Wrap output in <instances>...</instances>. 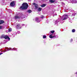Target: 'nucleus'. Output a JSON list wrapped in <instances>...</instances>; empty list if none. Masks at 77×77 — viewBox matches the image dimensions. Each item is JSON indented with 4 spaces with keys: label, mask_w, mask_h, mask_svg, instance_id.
I'll use <instances>...</instances> for the list:
<instances>
[{
    "label": "nucleus",
    "mask_w": 77,
    "mask_h": 77,
    "mask_svg": "<svg viewBox=\"0 0 77 77\" xmlns=\"http://www.w3.org/2000/svg\"><path fill=\"white\" fill-rule=\"evenodd\" d=\"M4 27L3 26H0V29H3Z\"/></svg>",
    "instance_id": "nucleus-18"
},
{
    "label": "nucleus",
    "mask_w": 77,
    "mask_h": 77,
    "mask_svg": "<svg viewBox=\"0 0 77 77\" xmlns=\"http://www.w3.org/2000/svg\"><path fill=\"white\" fill-rule=\"evenodd\" d=\"M45 6H46V5H45V4H44L41 5V7H42L43 8H44V7Z\"/></svg>",
    "instance_id": "nucleus-16"
},
{
    "label": "nucleus",
    "mask_w": 77,
    "mask_h": 77,
    "mask_svg": "<svg viewBox=\"0 0 77 77\" xmlns=\"http://www.w3.org/2000/svg\"><path fill=\"white\" fill-rule=\"evenodd\" d=\"M27 12H28L29 14H30V13H31V12H32V10H29L27 11Z\"/></svg>",
    "instance_id": "nucleus-11"
},
{
    "label": "nucleus",
    "mask_w": 77,
    "mask_h": 77,
    "mask_svg": "<svg viewBox=\"0 0 77 77\" xmlns=\"http://www.w3.org/2000/svg\"><path fill=\"white\" fill-rule=\"evenodd\" d=\"M75 74H77V72L75 73Z\"/></svg>",
    "instance_id": "nucleus-31"
},
{
    "label": "nucleus",
    "mask_w": 77,
    "mask_h": 77,
    "mask_svg": "<svg viewBox=\"0 0 77 77\" xmlns=\"http://www.w3.org/2000/svg\"><path fill=\"white\" fill-rule=\"evenodd\" d=\"M22 25H23V26H24V24H22Z\"/></svg>",
    "instance_id": "nucleus-29"
},
{
    "label": "nucleus",
    "mask_w": 77,
    "mask_h": 77,
    "mask_svg": "<svg viewBox=\"0 0 77 77\" xmlns=\"http://www.w3.org/2000/svg\"><path fill=\"white\" fill-rule=\"evenodd\" d=\"M3 42H5V43H3V44H5L6 43V42L5 41H4Z\"/></svg>",
    "instance_id": "nucleus-23"
},
{
    "label": "nucleus",
    "mask_w": 77,
    "mask_h": 77,
    "mask_svg": "<svg viewBox=\"0 0 77 77\" xmlns=\"http://www.w3.org/2000/svg\"><path fill=\"white\" fill-rule=\"evenodd\" d=\"M49 37L50 38H56V35H55L53 36V35L51 34L49 35Z\"/></svg>",
    "instance_id": "nucleus-6"
},
{
    "label": "nucleus",
    "mask_w": 77,
    "mask_h": 77,
    "mask_svg": "<svg viewBox=\"0 0 77 77\" xmlns=\"http://www.w3.org/2000/svg\"><path fill=\"white\" fill-rule=\"evenodd\" d=\"M57 21H56V22H55V23H57Z\"/></svg>",
    "instance_id": "nucleus-28"
},
{
    "label": "nucleus",
    "mask_w": 77,
    "mask_h": 77,
    "mask_svg": "<svg viewBox=\"0 0 77 77\" xmlns=\"http://www.w3.org/2000/svg\"><path fill=\"white\" fill-rule=\"evenodd\" d=\"M51 32L52 33H54V30L51 31Z\"/></svg>",
    "instance_id": "nucleus-22"
},
{
    "label": "nucleus",
    "mask_w": 77,
    "mask_h": 77,
    "mask_svg": "<svg viewBox=\"0 0 77 77\" xmlns=\"http://www.w3.org/2000/svg\"><path fill=\"white\" fill-rule=\"evenodd\" d=\"M32 5H36V4H35V3H33L32 4Z\"/></svg>",
    "instance_id": "nucleus-24"
},
{
    "label": "nucleus",
    "mask_w": 77,
    "mask_h": 77,
    "mask_svg": "<svg viewBox=\"0 0 77 77\" xmlns=\"http://www.w3.org/2000/svg\"><path fill=\"white\" fill-rule=\"evenodd\" d=\"M72 32L73 33H74V32H75V29H72Z\"/></svg>",
    "instance_id": "nucleus-19"
},
{
    "label": "nucleus",
    "mask_w": 77,
    "mask_h": 77,
    "mask_svg": "<svg viewBox=\"0 0 77 77\" xmlns=\"http://www.w3.org/2000/svg\"><path fill=\"white\" fill-rule=\"evenodd\" d=\"M3 54V53H0V55H1V54Z\"/></svg>",
    "instance_id": "nucleus-27"
},
{
    "label": "nucleus",
    "mask_w": 77,
    "mask_h": 77,
    "mask_svg": "<svg viewBox=\"0 0 77 77\" xmlns=\"http://www.w3.org/2000/svg\"><path fill=\"white\" fill-rule=\"evenodd\" d=\"M35 20L37 22V23H39V22L40 21V20H39V18H36L35 19Z\"/></svg>",
    "instance_id": "nucleus-7"
},
{
    "label": "nucleus",
    "mask_w": 77,
    "mask_h": 77,
    "mask_svg": "<svg viewBox=\"0 0 77 77\" xmlns=\"http://www.w3.org/2000/svg\"><path fill=\"white\" fill-rule=\"evenodd\" d=\"M68 16L66 14L63 15L61 19V20L62 21H61V23H63V20H66L67 18H68Z\"/></svg>",
    "instance_id": "nucleus-2"
},
{
    "label": "nucleus",
    "mask_w": 77,
    "mask_h": 77,
    "mask_svg": "<svg viewBox=\"0 0 77 77\" xmlns=\"http://www.w3.org/2000/svg\"><path fill=\"white\" fill-rule=\"evenodd\" d=\"M17 32L18 33H20V31H18Z\"/></svg>",
    "instance_id": "nucleus-30"
},
{
    "label": "nucleus",
    "mask_w": 77,
    "mask_h": 77,
    "mask_svg": "<svg viewBox=\"0 0 77 77\" xmlns=\"http://www.w3.org/2000/svg\"><path fill=\"white\" fill-rule=\"evenodd\" d=\"M55 15H57V14H56Z\"/></svg>",
    "instance_id": "nucleus-32"
},
{
    "label": "nucleus",
    "mask_w": 77,
    "mask_h": 77,
    "mask_svg": "<svg viewBox=\"0 0 77 77\" xmlns=\"http://www.w3.org/2000/svg\"><path fill=\"white\" fill-rule=\"evenodd\" d=\"M35 9H38V5L35 4Z\"/></svg>",
    "instance_id": "nucleus-8"
},
{
    "label": "nucleus",
    "mask_w": 77,
    "mask_h": 77,
    "mask_svg": "<svg viewBox=\"0 0 77 77\" xmlns=\"http://www.w3.org/2000/svg\"><path fill=\"white\" fill-rule=\"evenodd\" d=\"M49 2L51 3H54V0H50Z\"/></svg>",
    "instance_id": "nucleus-12"
},
{
    "label": "nucleus",
    "mask_w": 77,
    "mask_h": 77,
    "mask_svg": "<svg viewBox=\"0 0 77 77\" xmlns=\"http://www.w3.org/2000/svg\"><path fill=\"white\" fill-rule=\"evenodd\" d=\"M43 39H45V38H47V37H46V36L44 35L43 36Z\"/></svg>",
    "instance_id": "nucleus-20"
},
{
    "label": "nucleus",
    "mask_w": 77,
    "mask_h": 77,
    "mask_svg": "<svg viewBox=\"0 0 77 77\" xmlns=\"http://www.w3.org/2000/svg\"><path fill=\"white\" fill-rule=\"evenodd\" d=\"M16 28H17V29H21V26H20V25H17V26H16Z\"/></svg>",
    "instance_id": "nucleus-9"
},
{
    "label": "nucleus",
    "mask_w": 77,
    "mask_h": 77,
    "mask_svg": "<svg viewBox=\"0 0 77 77\" xmlns=\"http://www.w3.org/2000/svg\"><path fill=\"white\" fill-rule=\"evenodd\" d=\"M41 18H43V17H44V16L43 15H42V16H41Z\"/></svg>",
    "instance_id": "nucleus-25"
},
{
    "label": "nucleus",
    "mask_w": 77,
    "mask_h": 77,
    "mask_svg": "<svg viewBox=\"0 0 77 77\" xmlns=\"http://www.w3.org/2000/svg\"><path fill=\"white\" fill-rule=\"evenodd\" d=\"M4 23V21L3 20H0V24H3Z\"/></svg>",
    "instance_id": "nucleus-13"
},
{
    "label": "nucleus",
    "mask_w": 77,
    "mask_h": 77,
    "mask_svg": "<svg viewBox=\"0 0 77 77\" xmlns=\"http://www.w3.org/2000/svg\"><path fill=\"white\" fill-rule=\"evenodd\" d=\"M15 19H18V18H20V17L18 16H16L15 17Z\"/></svg>",
    "instance_id": "nucleus-17"
},
{
    "label": "nucleus",
    "mask_w": 77,
    "mask_h": 77,
    "mask_svg": "<svg viewBox=\"0 0 77 77\" xmlns=\"http://www.w3.org/2000/svg\"><path fill=\"white\" fill-rule=\"evenodd\" d=\"M28 5L27 3H23L22 4V6L20 7V9H26L28 8Z\"/></svg>",
    "instance_id": "nucleus-1"
},
{
    "label": "nucleus",
    "mask_w": 77,
    "mask_h": 77,
    "mask_svg": "<svg viewBox=\"0 0 77 77\" xmlns=\"http://www.w3.org/2000/svg\"><path fill=\"white\" fill-rule=\"evenodd\" d=\"M1 37L2 38H5V39H8V41L10 40V38L8 37V36L7 35H2L1 36Z\"/></svg>",
    "instance_id": "nucleus-4"
},
{
    "label": "nucleus",
    "mask_w": 77,
    "mask_h": 77,
    "mask_svg": "<svg viewBox=\"0 0 77 77\" xmlns=\"http://www.w3.org/2000/svg\"><path fill=\"white\" fill-rule=\"evenodd\" d=\"M71 41V42H72V39H71L70 40Z\"/></svg>",
    "instance_id": "nucleus-26"
},
{
    "label": "nucleus",
    "mask_w": 77,
    "mask_h": 77,
    "mask_svg": "<svg viewBox=\"0 0 77 77\" xmlns=\"http://www.w3.org/2000/svg\"><path fill=\"white\" fill-rule=\"evenodd\" d=\"M71 15V14H70V16H75V13H73L72 14V15Z\"/></svg>",
    "instance_id": "nucleus-15"
},
{
    "label": "nucleus",
    "mask_w": 77,
    "mask_h": 77,
    "mask_svg": "<svg viewBox=\"0 0 77 77\" xmlns=\"http://www.w3.org/2000/svg\"><path fill=\"white\" fill-rule=\"evenodd\" d=\"M42 9V8H38V9H37L38 11H41Z\"/></svg>",
    "instance_id": "nucleus-14"
},
{
    "label": "nucleus",
    "mask_w": 77,
    "mask_h": 77,
    "mask_svg": "<svg viewBox=\"0 0 77 77\" xmlns=\"http://www.w3.org/2000/svg\"><path fill=\"white\" fill-rule=\"evenodd\" d=\"M10 5L11 6L13 7L15 6V1H13L10 4Z\"/></svg>",
    "instance_id": "nucleus-5"
},
{
    "label": "nucleus",
    "mask_w": 77,
    "mask_h": 77,
    "mask_svg": "<svg viewBox=\"0 0 77 77\" xmlns=\"http://www.w3.org/2000/svg\"><path fill=\"white\" fill-rule=\"evenodd\" d=\"M5 50H7V51L5 50L3 51V53H5V52H6L7 51H9V50H17V48H13V49H12V48H5Z\"/></svg>",
    "instance_id": "nucleus-3"
},
{
    "label": "nucleus",
    "mask_w": 77,
    "mask_h": 77,
    "mask_svg": "<svg viewBox=\"0 0 77 77\" xmlns=\"http://www.w3.org/2000/svg\"><path fill=\"white\" fill-rule=\"evenodd\" d=\"M12 31V29L10 28L8 29V32H11Z\"/></svg>",
    "instance_id": "nucleus-21"
},
{
    "label": "nucleus",
    "mask_w": 77,
    "mask_h": 77,
    "mask_svg": "<svg viewBox=\"0 0 77 77\" xmlns=\"http://www.w3.org/2000/svg\"><path fill=\"white\" fill-rule=\"evenodd\" d=\"M72 3H77V1H73L72 2Z\"/></svg>",
    "instance_id": "nucleus-10"
}]
</instances>
